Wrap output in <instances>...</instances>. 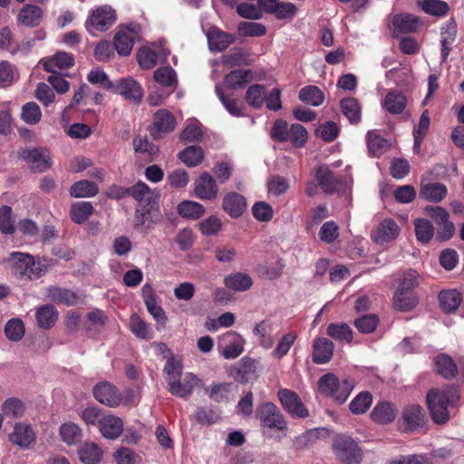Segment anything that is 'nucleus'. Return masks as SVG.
<instances>
[{
  "instance_id": "obj_1",
  "label": "nucleus",
  "mask_w": 464,
  "mask_h": 464,
  "mask_svg": "<svg viewBox=\"0 0 464 464\" xmlns=\"http://www.w3.org/2000/svg\"><path fill=\"white\" fill-rule=\"evenodd\" d=\"M163 371L169 392L183 399L188 398L194 389L202 383L201 380L192 372L183 374L182 362L175 358H169L167 361Z\"/></svg>"
},
{
  "instance_id": "obj_2",
  "label": "nucleus",
  "mask_w": 464,
  "mask_h": 464,
  "mask_svg": "<svg viewBox=\"0 0 464 464\" xmlns=\"http://www.w3.org/2000/svg\"><path fill=\"white\" fill-rule=\"evenodd\" d=\"M459 399L460 393L454 387L430 390L426 400L433 421L437 424L447 422L450 419V408L453 407Z\"/></svg>"
},
{
  "instance_id": "obj_3",
  "label": "nucleus",
  "mask_w": 464,
  "mask_h": 464,
  "mask_svg": "<svg viewBox=\"0 0 464 464\" xmlns=\"http://www.w3.org/2000/svg\"><path fill=\"white\" fill-rule=\"evenodd\" d=\"M8 262L14 276L21 280H34L41 277L47 271V266L35 261L31 255L13 252Z\"/></svg>"
},
{
  "instance_id": "obj_4",
  "label": "nucleus",
  "mask_w": 464,
  "mask_h": 464,
  "mask_svg": "<svg viewBox=\"0 0 464 464\" xmlns=\"http://www.w3.org/2000/svg\"><path fill=\"white\" fill-rule=\"evenodd\" d=\"M354 388V382L351 379L340 381L334 374L326 373L318 382L319 392L331 397L335 402L343 404L346 401Z\"/></svg>"
},
{
  "instance_id": "obj_5",
  "label": "nucleus",
  "mask_w": 464,
  "mask_h": 464,
  "mask_svg": "<svg viewBox=\"0 0 464 464\" xmlns=\"http://www.w3.org/2000/svg\"><path fill=\"white\" fill-rule=\"evenodd\" d=\"M333 450L336 458L346 464H358L362 459V452L358 444L346 435L334 437Z\"/></svg>"
},
{
  "instance_id": "obj_6",
  "label": "nucleus",
  "mask_w": 464,
  "mask_h": 464,
  "mask_svg": "<svg viewBox=\"0 0 464 464\" xmlns=\"http://www.w3.org/2000/svg\"><path fill=\"white\" fill-rule=\"evenodd\" d=\"M256 416L262 429L283 431L287 429V423L280 410L272 402L260 404L256 409Z\"/></svg>"
},
{
  "instance_id": "obj_7",
  "label": "nucleus",
  "mask_w": 464,
  "mask_h": 464,
  "mask_svg": "<svg viewBox=\"0 0 464 464\" xmlns=\"http://www.w3.org/2000/svg\"><path fill=\"white\" fill-rule=\"evenodd\" d=\"M245 338L234 331H228L218 339V353L227 360L240 356L245 350Z\"/></svg>"
},
{
  "instance_id": "obj_8",
  "label": "nucleus",
  "mask_w": 464,
  "mask_h": 464,
  "mask_svg": "<svg viewBox=\"0 0 464 464\" xmlns=\"http://www.w3.org/2000/svg\"><path fill=\"white\" fill-rule=\"evenodd\" d=\"M141 27L137 23H130L122 26L116 33L113 43L116 51L120 55H129L132 50L134 43L140 39Z\"/></svg>"
},
{
  "instance_id": "obj_9",
  "label": "nucleus",
  "mask_w": 464,
  "mask_h": 464,
  "mask_svg": "<svg viewBox=\"0 0 464 464\" xmlns=\"http://www.w3.org/2000/svg\"><path fill=\"white\" fill-rule=\"evenodd\" d=\"M115 21V11L109 5H102L92 11L91 16L86 21V28L90 34H94L97 31L103 32L108 30Z\"/></svg>"
},
{
  "instance_id": "obj_10",
  "label": "nucleus",
  "mask_w": 464,
  "mask_h": 464,
  "mask_svg": "<svg viewBox=\"0 0 464 464\" xmlns=\"http://www.w3.org/2000/svg\"><path fill=\"white\" fill-rule=\"evenodd\" d=\"M19 156L26 160L33 170L37 172H44L52 166L51 153L46 149H24L19 152Z\"/></svg>"
},
{
  "instance_id": "obj_11",
  "label": "nucleus",
  "mask_w": 464,
  "mask_h": 464,
  "mask_svg": "<svg viewBox=\"0 0 464 464\" xmlns=\"http://www.w3.org/2000/svg\"><path fill=\"white\" fill-rule=\"evenodd\" d=\"M111 91L122 96L125 100L134 103H140L144 95L143 89L140 82L131 77L116 81Z\"/></svg>"
},
{
  "instance_id": "obj_12",
  "label": "nucleus",
  "mask_w": 464,
  "mask_h": 464,
  "mask_svg": "<svg viewBox=\"0 0 464 464\" xmlns=\"http://www.w3.org/2000/svg\"><path fill=\"white\" fill-rule=\"evenodd\" d=\"M314 179L321 189L327 194L339 192L346 186L342 180L334 177L327 165L318 166L314 169Z\"/></svg>"
},
{
  "instance_id": "obj_13",
  "label": "nucleus",
  "mask_w": 464,
  "mask_h": 464,
  "mask_svg": "<svg viewBox=\"0 0 464 464\" xmlns=\"http://www.w3.org/2000/svg\"><path fill=\"white\" fill-rule=\"evenodd\" d=\"M46 296L52 302L67 306H74L84 303V295L82 293L64 287L50 286L46 288Z\"/></svg>"
},
{
  "instance_id": "obj_14",
  "label": "nucleus",
  "mask_w": 464,
  "mask_h": 464,
  "mask_svg": "<svg viewBox=\"0 0 464 464\" xmlns=\"http://www.w3.org/2000/svg\"><path fill=\"white\" fill-rule=\"evenodd\" d=\"M278 399L284 409L292 416L297 418H305L308 416L307 409L304 406L295 392L288 389H281L278 392Z\"/></svg>"
},
{
  "instance_id": "obj_15",
  "label": "nucleus",
  "mask_w": 464,
  "mask_h": 464,
  "mask_svg": "<svg viewBox=\"0 0 464 464\" xmlns=\"http://www.w3.org/2000/svg\"><path fill=\"white\" fill-rule=\"evenodd\" d=\"M92 392L99 402L109 407H117L123 402L122 395L108 382L96 384Z\"/></svg>"
},
{
  "instance_id": "obj_16",
  "label": "nucleus",
  "mask_w": 464,
  "mask_h": 464,
  "mask_svg": "<svg viewBox=\"0 0 464 464\" xmlns=\"http://www.w3.org/2000/svg\"><path fill=\"white\" fill-rule=\"evenodd\" d=\"M232 4L235 0H225ZM258 4L269 14L277 19H291L296 14V6L292 3L279 2L277 0H258Z\"/></svg>"
},
{
  "instance_id": "obj_17",
  "label": "nucleus",
  "mask_w": 464,
  "mask_h": 464,
  "mask_svg": "<svg viewBox=\"0 0 464 464\" xmlns=\"http://www.w3.org/2000/svg\"><path fill=\"white\" fill-rule=\"evenodd\" d=\"M400 227L395 220L386 218L382 220L372 234V239L379 244H388L397 238L400 234Z\"/></svg>"
},
{
  "instance_id": "obj_18",
  "label": "nucleus",
  "mask_w": 464,
  "mask_h": 464,
  "mask_svg": "<svg viewBox=\"0 0 464 464\" xmlns=\"http://www.w3.org/2000/svg\"><path fill=\"white\" fill-rule=\"evenodd\" d=\"M176 127L174 115L164 109L159 110L153 116V122L150 128V134L154 138L160 137L163 133L171 132Z\"/></svg>"
},
{
  "instance_id": "obj_19",
  "label": "nucleus",
  "mask_w": 464,
  "mask_h": 464,
  "mask_svg": "<svg viewBox=\"0 0 464 464\" xmlns=\"http://www.w3.org/2000/svg\"><path fill=\"white\" fill-rule=\"evenodd\" d=\"M195 194L203 200L215 199L218 193V188L213 177L205 172L196 179L194 183Z\"/></svg>"
},
{
  "instance_id": "obj_20",
  "label": "nucleus",
  "mask_w": 464,
  "mask_h": 464,
  "mask_svg": "<svg viewBox=\"0 0 464 464\" xmlns=\"http://www.w3.org/2000/svg\"><path fill=\"white\" fill-rule=\"evenodd\" d=\"M123 420L112 414L102 416L99 421V430L107 440L118 439L123 431Z\"/></svg>"
},
{
  "instance_id": "obj_21",
  "label": "nucleus",
  "mask_w": 464,
  "mask_h": 464,
  "mask_svg": "<svg viewBox=\"0 0 464 464\" xmlns=\"http://www.w3.org/2000/svg\"><path fill=\"white\" fill-rule=\"evenodd\" d=\"M11 441L23 449H28L35 440V434L30 424L18 422L10 434Z\"/></svg>"
},
{
  "instance_id": "obj_22",
  "label": "nucleus",
  "mask_w": 464,
  "mask_h": 464,
  "mask_svg": "<svg viewBox=\"0 0 464 464\" xmlns=\"http://www.w3.org/2000/svg\"><path fill=\"white\" fill-rule=\"evenodd\" d=\"M206 36L211 51L221 52L235 41L234 35L223 32L216 26L210 27L207 31Z\"/></svg>"
},
{
  "instance_id": "obj_23",
  "label": "nucleus",
  "mask_w": 464,
  "mask_h": 464,
  "mask_svg": "<svg viewBox=\"0 0 464 464\" xmlns=\"http://www.w3.org/2000/svg\"><path fill=\"white\" fill-rule=\"evenodd\" d=\"M77 455L83 464H98L102 459L103 450L98 444L85 441L79 446Z\"/></svg>"
},
{
  "instance_id": "obj_24",
  "label": "nucleus",
  "mask_w": 464,
  "mask_h": 464,
  "mask_svg": "<svg viewBox=\"0 0 464 464\" xmlns=\"http://www.w3.org/2000/svg\"><path fill=\"white\" fill-rule=\"evenodd\" d=\"M398 413L396 407L388 401L377 403L371 412L372 420L379 424H388L392 422Z\"/></svg>"
},
{
  "instance_id": "obj_25",
  "label": "nucleus",
  "mask_w": 464,
  "mask_h": 464,
  "mask_svg": "<svg viewBox=\"0 0 464 464\" xmlns=\"http://www.w3.org/2000/svg\"><path fill=\"white\" fill-rule=\"evenodd\" d=\"M223 208L231 218L240 217L246 209V201L245 198L237 193L230 192L223 198Z\"/></svg>"
},
{
  "instance_id": "obj_26",
  "label": "nucleus",
  "mask_w": 464,
  "mask_h": 464,
  "mask_svg": "<svg viewBox=\"0 0 464 464\" xmlns=\"http://www.w3.org/2000/svg\"><path fill=\"white\" fill-rule=\"evenodd\" d=\"M224 285L229 290L245 292L252 287L253 279L246 273L235 272L224 277Z\"/></svg>"
},
{
  "instance_id": "obj_27",
  "label": "nucleus",
  "mask_w": 464,
  "mask_h": 464,
  "mask_svg": "<svg viewBox=\"0 0 464 464\" xmlns=\"http://www.w3.org/2000/svg\"><path fill=\"white\" fill-rule=\"evenodd\" d=\"M334 353V343L326 338H317L313 345V361L315 363L329 362Z\"/></svg>"
},
{
  "instance_id": "obj_28",
  "label": "nucleus",
  "mask_w": 464,
  "mask_h": 464,
  "mask_svg": "<svg viewBox=\"0 0 464 464\" xmlns=\"http://www.w3.org/2000/svg\"><path fill=\"white\" fill-rule=\"evenodd\" d=\"M406 97L399 91H390L384 97L382 105L392 114L401 113L406 107Z\"/></svg>"
},
{
  "instance_id": "obj_29",
  "label": "nucleus",
  "mask_w": 464,
  "mask_h": 464,
  "mask_svg": "<svg viewBox=\"0 0 464 464\" xmlns=\"http://www.w3.org/2000/svg\"><path fill=\"white\" fill-rule=\"evenodd\" d=\"M43 17V11L40 7L33 5H25L17 15L20 24L34 27L40 24Z\"/></svg>"
},
{
  "instance_id": "obj_30",
  "label": "nucleus",
  "mask_w": 464,
  "mask_h": 464,
  "mask_svg": "<svg viewBox=\"0 0 464 464\" xmlns=\"http://www.w3.org/2000/svg\"><path fill=\"white\" fill-rule=\"evenodd\" d=\"M3 418L19 419L25 412V404L16 397L7 398L0 407Z\"/></svg>"
},
{
  "instance_id": "obj_31",
  "label": "nucleus",
  "mask_w": 464,
  "mask_h": 464,
  "mask_svg": "<svg viewBox=\"0 0 464 464\" xmlns=\"http://www.w3.org/2000/svg\"><path fill=\"white\" fill-rule=\"evenodd\" d=\"M73 63V56L67 53H57L52 58L46 59L43 62L44 68L50 72H55L57 70L70 68Z\"/></svg>"
},
{
  "instance_id": "obj_32",
  "label": "nucleus",
  "mask_w": 464,
  "mask_h": 464,
  "mask_svg": "<svg viewBox=\"0 0 464 464\" xmlns=\"http://www.w3.org/2000/svg\"><path fill=\"white\" fill-rule=\"evenodd\" d=\"M430 116L428 110H425L420 118V121L417 125L413 128V138H414V143H413V151L415 153H420V146L422 143V140L426 137L429 128H430Z\"/></svg>"
},
{
  "instance_id": "obj_33",
  "label": "nucleus",
  "mask_w": 464,
  "mask_h": 464,
  "mask_svg": "<svg viewBox=\"0 0 464 464\" xmlns=\"http://www.w3.org/2000/svg\"><path fill=\"white\" fill-rule=\"evenodd\" d=\"M392 24L401 33L415 32L421 25L420 19L411 14H400L394 16Z\"/></svg>"
},
{
  "instance_id": "obj_34",
  "label": "nucleus",
  "mask_w": 464,
  "mask_h": 464,
  "mask_svg": "<svg viewBox=\"0 0 464 464\" xmlns=\"http://www.w3.org/2000/svg\"><path fill=\"white\" fill-rule=\"evenodd\" d=\"M402 419L407 429L414 430L424 423L425 412L420 406H409L403 411Z\"/></svg>"
},
{
  "instance_id": "obj_35",
  "label": "nucleus",
  "mask_w": 464,
  "mask_h": 464,
  "mask_svg": "<svg viewBox=\"0 0 464 464\" xmlns=\"http://www.w3.org/2000/svg\"><path fill=\"white\" fill-rule=\"evenodd\" d=\"M436 372L445 379H451L456 376L457 366L451 357L441 353L434 358Z\"/></svg>"
},
{
  "instance_id": "obj_36",
  "label": "nucleus",
  "mask_w": 464,
  "mask_h": 464,
  "mask_svg": "<svg viewBox=\"0 0 464 464\" xmlns=\"http://www.w3.org/2000/svg\"><path fill=\"white\" fill-rule=\"evenodd\" d=\"M37 324L41 328L49 329L53 327L58 318V311L52 304H45L36 311Z\"/></svg>"
},
{
  "instance_id": "obj_37",
  "label": "nucleus",
  "mask_w": 464,
  "mask_h": 464,
  "mask_svg": "<svg viewBox=\"0 0 464 464\" xmlns=\"http://www.w3.org/2000/svg\"><path fill=\"white\" fill-rule=\"evenodd\" d=\"M439 301L441 309L446 313L456 310L462 302V296L455 289L441 291L439 295Z\"/></svg>"
},
{
  "instance_id": "obj_38",
  "label": "nucleus",
  "mask_w": 464,
  "mask_h": 464,
  "mask_svg": "<svg viewBox=\"0 0 464 464\" xmlns=\"http://www.w3.org/2000/svg\"><path fill=\"white\" fill-rule=\"evenodd\" d=\"M418 298L414 291H401L397 289L393 297V304L396 309L409 311L415 307Z\"/></svg>"
},
{
  "instance_id": "obj_39",
  "label": "nucleus",
  "mask_w": 464,
  "mask_h": 464,
  "mask_svg": "<svg viewBox=\"0 0 464 464\" xmlns=\"http://www.w3.org/2000/svg\"><path fill=\"white\" fill-rule=\"evenodd\" d=\"M93 213V207L91 202L78 201L72 205L70 217L76 224L84 223Z\"/></svg>"
},
{
  "instance_id": "obj_40",
  "label": "nucleus",
  "mask_w": 464,
  "mask_h": 464,
  "mask_svg": "<svg viewBox=\"0 0 464 464\" xmlns=\"http://www.w3.org/2000/svg\"><path fill=\"white\" fill-rule=\"evenodd\" d=\"M366 140L369 151L372 156H380L390 147L389 141L380 136L376 130L368 131Z\"/></svg>"
},
{
  "instance_id": "obj_41",
  "label": "nucleus",
  "mask_w": 464,
  "mask_h": 464,
  "mask_svg": "<svg viewBox=\"0 0 464 464\" xmlns=\"http://www.w3.org/2000/svg\"><path fill=\"white\" fill-rule=\"evenodd\" d=\"M447 188L440 183H427L421 186L420 196L429 201L439 202L445 198Z\"/></svg>"
},
{
  "instance_id": "obj_42",
  "label": "nucleus",
  "mask_w": 464,
  "mask_h": 464,
  "mask_svg": "<svg viewBox=\"0 0 464 464\" xmlns=\"http://www.w3.org/2000/svg\"><path fill=\"white\" fill-rule=\"evenodd\" d=\"M60 436L62 440L69 446L77 444L82 433L80 427L72 422H67L60 427Z\"/></svg>"
},
{
  "instance_id": "obj_43",
  "label": "nucleus",
  "mask_w": 464,
  "mask_h": 464,
  "mask_svg": "<svg viewBox=\"0 0 464 464\" xmlns=\"http://www.w3.org/2000/svg\"><path fill=\"white\" fill-rule=\"evenodd\" d=\"M341 109L351 123H357L361 120V106L355 98H344L341 102Z\"/></svg>"
},
{
  "instance_id": "obj_44",
  "label": "nucleus",
  "mask_w": 464,
  "mask_h": 464,
  "mask_svg": "<svg viewBox=\"0 0 464 464\" xmlns=\"http://www.w3.org/2000/svg\"><path fill=\"white\" fill-rule=\"evenodd\" d=\"M179 214L186 218L198 219L205 212V208L198 202L185 200L178 206Z\"/></svg>"
},
{
  "instance_id": "obj_45",
  "label": "nucleus",
  "mask_w": 464,
  "mask_h": 464,
  "mask_svg": "<svg viewBox=\"0 0 464 464\" xmlns=\"http://www.w3.org/2000/svg\"><path fill=\"white\" fill-rule=\"evenodd\" d=\"M98 193V187L94 182L81 180L75 182L70 188V194L73 198H91Z\"/></svg>"
},
{
  "instance_id": "obj_46",
  "label": "nucleus",
  "mask_w": 464,
  "mask_h": 464,
  "mask_svg": "<svg viewBox=\"0 0 464 464\" xmlns=\"http://www.w3.org/2000/svg\"><path fill=\"white\" fill-rule=\"evenodd\" d=\"M299 99L312 106H319L324 102V97L322 91L314 85L302 88L299 92Z\"/></svg>"
},
{
  "instance_id": "obj_47",
  "label": "nucleus",
  "mask_w": 464,
  "mask_h": 464,
  "mask_svg": "<svg viewBox=\"0 0 464 464\" xmlns=\"http://www.w3.org/2000/svg\"><path fill=\"white\" fill-rule=\"evenodd\" d=\"M130 194L139 202L151 203L157 198L156 193L144 182H138L130 188Z\"/></svg>"
},
{
  "instance_id": "obj_48",
  "label": "nucleus",
  "mask_w": 464,
  "mask_h": 464,
  "mask_svg": "<svg viewBox=\"0 0 464 464\" xmlns=\"http://www.w3.org/2000/svg\"><path fill=\"white\" fill-rule=\"evenodd\" d=\"M417 4L423 12L430 15L443 16L449 9L447 3L442 0H418Z\"/></svg>"
},
{
  "instance_id": "obj_49",
  "label": "nucleus",
  "mask_w": 464,
  "mask_h": 464,
  "mask_svg": "<svg viewBox=\"0 0 464 464\" xmlns=\"http://www.w3.org/2000/svg\"><path fill=\"white\" fill-rule=\"evenodd\" d=\"M237 33L243 37H260L266 34V26L257 22H240L237 24Z\"/></svg>"
},
{
  "instance_id": "obj_50",
  "label": "nucleus",
  "mask_w": 464,
  "mask_h": 464,
  "mask_svg": "<svg viewBox=\"0 0 464 464\" xmlns=\"http://www.w3.org/2000/svg\"><path fill=\"white\" fill-rule=\"evenodd\" d=\"M456 26L453 22H450L446 28H442L441 31V62H446L450 46L455 40Z\"/></svg>"
},
{
  "instance_id": "obj_51",
  "label": "nucleus",
  "mask_w": 464,
  "mask_h": 464,
  "mask_svg": "<svg viewBox=\"0 0 464 464\" xmlns=\"http://www.w3.org/2000/svg\"><path fill=\"white\" fill-rule=\"evenodd\" d=\"M415 234L417 240L422 244L430 241L434 235V227L430 221L425 218H417L414 221Z\"/></svg>"
},
{
  "instance_id": "obj_52",
  "label": "nucleus",
  "mask_w": 464,
  "mask_h": 464,
  "mask_svg": "<svg viewBox=\"0 0 464 464\" xmlns=\"http://www.w3.org/2000/svg\"><path fill=\"white\" fill-rule=\"evenodd\" d=\"M372 403V397L368 392H362L357 394L350 402L349 409L353 414L366 412Z\"/></svg>"
},
{
  "instance_id": "obj_53",
  "label": "nucleus",
  "mask_w": 464,
  "mask_h": 464,
  "mask_svg": "<svg viewBox=\"0 0 464 464\" xmlns=\"http://www.w3.org/2000/svg\"><path fill=\"white\" fill-rule=\"evenodd\" d=\"M130 328L132 334L140 339L148 340L153 337V332L138 314H132L130 316Z\"/></svg>"
},
{
  "instance_id": "obj_54",
  "label": "nucleus",
  "mask_w": 464,
  "mask_h": 464,
  "mask_svg": "<svg viewBox=\"0 0 464 464\" xmlns=\"http://www.w3.org/2000/svg\"><path fill=\"white\" fill-rule=\"evenodd\" d=\"M14 231L15 226L12 208L2 206L0 208V232L5 236H11Z\"/></svg>"
},
{
  "instance_id": "obj_55",
  "label": "nucleus",
  "mask_w": 464,
  "mask_h": 464,
  "mask_svg": "<svg viewBox=\"0 0 464 464\" xmlns=\"http://www.w3.org/2000/svg\"><path fill=\"white\" fill-rule=\"evenodd\" d=\"M154 80L159 84L165 87H173L177 85L176 72L169 66L160 67L154 72Z\"/></svg>"
},
{
  "instance_id": "obj_56",
  "label": "nucleus",
  "mask_w": 464,
  "mask_h": 464,
  "mask_svg": "<svg viewBox=\"0 0 464 464\" xmlns=\"http://www.w3.org/2000/svg\"><path fill=\"white\" fill-rule=\"evenodd\" d=\"M179 157L187 166L195 167L202 161L204 154L200 147L190 146L179 152Z\"/></svg>"
},
{
  "instance_id": "obj_57",
  "label": "nucleus",
  "mask_w": 464,
  "mask_h": 464,
  "mask_svg": "<svg viewBox=\"0 0 464 464\" xmlns=\"http://www.w3.org/2000/svg\"><path fill=\"white\" fill-rule=\"evenodd\" d=\"M327 334L332 338L350 343L353 339L351 328L346 324H331L327 327Z\"/></svg>"
},
{
  "instance_id": "obj_58",
  "label": "nucleus",
  "mask_w": 464,
  "mask_h": 464,
  "mask_svg": "<svg viewBox=\"0 0 464 464\" xmlns=\"http://www.w3.org/2000/svg\"><path fill=\"white\" fill-rule=\"evenodd\" d=\"M295 340L296 334L295 333H287L284 334L277 343L276 348L272 351L271 355L276 359L283 358L287 354Z\"/></svg>"
},
{
  "instance_id": "obj_59",
  "label": "nucleus",
  "mask_w": 464,
  "mask_h": 464,
  "mask_svg": "<svg viewBox=\"0 0 464 464\" xmlns=\"http://www.w3.org/2000/svg\"><path fill=\"white\" fill-rule=\"evenodd\" d=\"M250 72L246 69L232 71L225 78L226 84L232 89L243 87L249 79Z\"/></svg>"
},
{
  "instance_id": "obj_60",
  "label": "nucleus",
  "mask_w": 464,
  "mask_h": 464,
  "mask_svg": "<svg viewBox=\"0 0 464 464\" xmlns=\"http://www.w3.org/2000/svg\"><path fill=\"white\" fill-rule=\"evenodd\" d=\"M265 98L266 90L264 86L254 84L247 89L246 100L249 105L259 108L263 105Z\"/></svg>"
},
{
  "instance_id": "obj_61",
  "label": "nucleus",
  "mask_w": 464,
  "mask_h": 464,
  "mask_svg": "<svg viewBox=\"0 0 464 464\" xmlns=\"http://www.w3.org/2000/svg\"><path fill=\"white\" fill-rule=\"evenodd\" d=\"M307 136L306 129L299 123H295L290 126L286 141L295 147H302L307 140Z\"/></svg>"
},
{
  "instance_id": "obj_62",
  "label": "nucleus",
  "mask_w": 464,
  "mask_h": 464,
  "mask_svg": "<svg viewBox=\"0 0 464 464\" xmlns=\"http://www.w3.org/2000/svg\"><path fill=\"white\" fill-rule=\"evenodd\" d=\"M21 116L27 124L34 125L40 121L42 111L37 103L31 102L23 106Z\"/></svg>"
},
{
  "instance_id": "obj_63",
  "label": "nucleus",
  "mask_w": 464,
  "mask_h": 464,
  "mask_svg": "<svg viewBox=\"0 0 464 464\" xmlns=\"http://www.w3.org/2000/svg\"><path fill=\"white\" fill-rule=\"evenodd\" d=\"M386 464H430L425 454L399 455L387 460Z\"/></svg>"
},
{
  "instance_id": "obj_64",
  "label": "nucleus",
  "mask_w": 464,
  "mask_h": 464,
  "mask_svg": "<svg viewBox=\"0 0 464 464\" xmlns=\"http://www.w3.org/2000/svg\"><path fill=\"white\" fill-rule=\"evenodd\" d=\"M87 79L92 84L99 85L106 90L111 91L114 86V82L109 79L106 72L98 67L89 72Z\"/></svg>"
}]
</instances>
